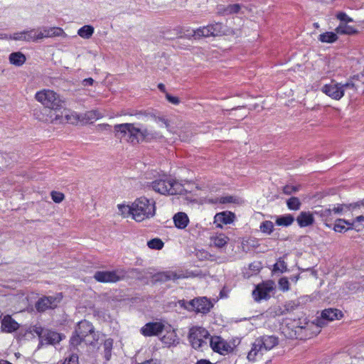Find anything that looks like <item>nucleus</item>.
Returning a JSON list of instances; mask_svg holds the SVG:
<instances>
[{
	"label": "nucleus",
	"instance_id": "f257e3e1",
	"mask_svg": "<svg viewBox=\"0 0 364 364\" xmlns=\"http://www.w3.org/2000/svg\"><path fill=\"white\" fill-rule=\"evenodd\" d=\"M35 99L54 113L61 114L63 112V119L66 122L70 120L68 110L65 108V101L57 92L51 90L43 89L36 93Z\"/></svg>",
	"mask_w": 364,
	"mask_h": 364
},
{
	"label": "nucleus",
	"instance_id": "f03ea898",
	"mask_svg": "<svg viewBox=\"0 0 364 364\" xmlns=\"http://www.w3.org/2000/svg\"><path fill=\"white\" fill-rule=\"evenodd\" d=\"M97 340L92 324L83 320L77 323L75 334L70 338V343L73 346H77L82 342L87 345H94Z\"/></svg>",
	"mask_w": 364,
	"mask_h": 364
},
{
	"label": "nucleus",
	"instance_id": "7ed1b4c3",
	"mask_svg": "<svg viewBox=\"0 0 364 364\" xmlns=\"http://www.w3.org/2000/svg\"><path fill=\"white\" fill-rule=\"evenodd\" d=\"M132 218L136 222H141L155 215V202L146 197H140L132 203Z\"/></svg>",
	"mask_w": 364,
	"mask_h": 364
},
{
	"label": "nucleus",
	"instance_id": "20e7f679",
	"mask_svg": "<svg viewBox=\"0 0 364 364\" xmlns=\"http://www.w3.org/2000/svg\"><path fill=\"white\" fill-rule=\"evenodd\" d=\"M278 344V338L274 336H263L257 338L252 343V349L247 354L250 361H255L257 356L262 355L263 351L272 349Z\"/></svg>",
	"mask_w": 364,
	"mask_h": 364
},
{
	"label": "nucleus",
	"instance_id": "39448f33",
	"mask_svg": "<svg viewBox=\"0 0 364 364\" xmlns=\"http://www.w3.org/2000/svg\"><path fill=\"white\" fill-rule=\"evenodd\" d=\"M152 188L163 195L182 194L183 191V186L180 183L166 176L153 181Z\"/></svg>",
	"mask_w": 364,
	"mask_h": 364
},
{
	"label": "nucleus",
	"instance_id": "423d86ee",
	"mask_svg": "<svg viewBox=\"0 0 364 364\" xmlns=\"http://www.w3.org/2000/svg\"><path fill=\"white\" fill-rule=\"evenodd\" d=\"M114 136L120 139H125L134 145L139 144V127L134 123H123L114 126Z\"/></svg>",
	"mask_w": 364,
	"mask_h": 364
},
{
	"label": "nucleus",
	"instance_id": "0eeeda50",
	"mask_svg": "<svg viewBox=\"0 0 364 364\" xmlns=\"http://www.w3.org/2000/svg\"><path fill=\"white\" fill-rule=\"evenodd\" d=\"M209 332L203 327H192L188 333V339L195 349H200L207 344L206 339L209 338Z\"/></svg>",
	"mask_w": 364,
	"mask_h": 364
},
{
	"label": "nucleus",
	"instance_id": "6e6552de",
	"mask_svg": "<svg viewBox=\"0 0 364 364\" xmlns=\"http://www.w3.org/2000/svg\"><path fill=\"white\" fill-rule=\"evenodd\" d=\"M275 289V284L272 280H267L256 285L252 291V297L255 301L259 302L262 300H267L270 298V293Z\"/></svg>",
	"mask_w": 364,
	"mask_h": 364
},
{
	"label": "nucleus",
	"instance_id": "1a4fd4ad",
	"mask_svg": "<svg viewBox=\"0 0 364 364\" xmlns=\"http://www.w3.org/2000/svg\"><path fill=\"white\" fill-rule=\"evenodd\" d=\"M33 117L35 119L43 122H66L63 119V112L61 114L54 113L48 108H37L33 109Z\"/></svg>",
	"mask_w": 364,
	"mask_h": 364
},
{
	"label": "nucleus",
	"instance_id": "9d476101",
	"mask_svg": "<svg viewBox=\"0 0 364 364\" xmlns=\"http://www.w3.org/2000/svg\"><path fill=\"white\" fill-rule=\"evenodd\" d=\"M188 306H185L187 310L202 314H207L213 307L212 303L205 297L192 299L188 301Z\"/></svg>",
	"mask_w": 364,
	"mask_h": 364
},
{
	"label": "nucleus",
	"instance_id": "9b49d317",
	"mask_svg": "<svg viewBox=\"0 0 364 364\" xmlns=\"http://www.w3.org/2000/svg\"><path fill=\"white\" fill-rule=\"evenodd\" d=\"M124 277L122 272L119 271H97L94 278L99 282H117Z\"/></svg>",
	"mask_w": 364,
	"mask_h": 364
},
{
	"label": "nucleus",
	"instance_id": "f8f14e48",
	"mask_svg": "<svg viewBox=\"0 0 364 364\" xmlns=\"http://www.w3.org/2000/svg\"><path fill=\"white\" fill-rule=\"evenodd\" d=\"M210 346L213 351L221 355H226L232 350L231 346L220 336L210 337Z\"/></svg>",
	"mask_w": 364,
	"mask_h": 364
},
{
	"label": "nucleus",
	"instance_id": "ddd939ff",
	"mask_svg": "<svg viewBox=\"0 0 364 364\" xmlns=\"http://www.w3.org/2000/svg\"><path fill=\"white\" fill-rule=\"evenodd\" d=\"M60 301L58 296H44L41 298L36 304V310L39 312H43L50 309L55 308Z\"/></svg>",
	"mask_w": 364,
	"mask_h": 364
},
{
	"label": "nucleus",
	"instance_id": "4468645a",
	"mask_svg": "<svg viewBox=\"0 0 364 364\" xmlns=\"http://www.w3.org/2000/svg\"><path fill=\"white\" fill-rule=\"evenodd\" d=\"M341 311L336 309H324L321 313V317L316 319V324L322 326L326 324L327 321H331L342 317Z\"/></svg>",
	"mask_w": 364,
	"mask_h": 364
},
{
	"label": "nucleus",
	"instance_id": "2eb2a0df",
	"mask_svg": "<svg viewBox=\"0 0 364 364\" xmlns=\"http://www.w3.org/2000/svg\"><path fill=\"white\" fill-rule=\"evenodd\" d=\"M342 87V83H331L323 86L321 90L332 99L338 100L343 96Z\"/></svg>",
	"mask_w": 364,
	"mask_h": 364
},
{
	"label": "nucleus",
	"instance_id": "dca6fc26",
	"mask_svg": "<svg viewBox=\"0 0 364 364\" xmlns=\"http://www.w3.org/2000/svg\"><path fill=\"white\" fill-rule=\"evenodd\" d=\"M37 31V38L41 40L44 38H51L65 35L63 30L58 27H42Z\"/></svg>",
	"mask_w": 364,
	"mask_h": 364
},
{
	"label": "nucleus",
	"instance_id": "f3484780",
	"mask_svg": "<svg viewBox=\"0 0 364 364\" xmlns=\"http://www.w3.org/2000/svg\"><path fill=\"white\" fill-rule=\"evenodd\" d=\"M164 328V325L160 322H149L141 328V333L144 336H158Z\"/></svg>",
	"mask_w": 364,
	"mask_h": 364
},
{
	"label": "nucleus",
	"instance_id": "a211bd4d",
	"mask_svg": "<svg viewBox=\"0 0 364 364\" xmlns=\"http://www.w3.org/2000/svg\"><path fill=\"white\" fill-rule=\"evenodd\" d=\"M19 324L11 318L10 315H6L1 319V329L5 333H13L18 330Z\"/></svg>",
	"mask_w": 364,
	"mask_h": 364
},
{
	"label": "nucleus",
	"instance_id": "6ab92c4d",
	"mask_svg": "<svg viewBox=\"0 0 364 364\" xmlns=\"http://www.w3.org/2000/svg\"><path fill=\"white\" fill-rule=\"evenodd\" d=\"M162 136V134L158 132H153L146 128L139 127V144L143 141L149 142L154 139H161Z\"/></svg>",
	"mask_w": 364,
	"mask_h": 364
},
{
	"label": "nucleus",
	"instance_id": "aec40b11",
	"mask_svg": "<svg viewBox=\"0 0 364 364\" xmlns=\"http://www.w3.org/2000/svg\"><path fill=\"white\" fill-rule=\"evenodd\" d=\"M12 38L15 41H37V31L36 29H31L28 31H23L21 32L15 33Z\"/></svg>",
	"mask_w": 364,
	"mask_h": 364
},
{
	"label": "nucleus",
	"instance_id": "412c9836",
	"mask_svg": "<svg viewBox=\"0 0 364 364\" xmlns=\"http://www.w3.org/2000/svg\"><path fill=\"white\" fill-rule=\"evenodd\" d=\"M180 278H181V276L173 271L158 272L153 276V279L156 282H166L170 280L174 281Z\"/></svg>",
	"mask_w": 364,
	"mask_h": 364
},
{
	"label": "nucleus",
	"instance_id": "4be33fe9",
	"mask_svg": "<svg viewBox=\"0 0 364 364\" xmlns=\"http://www.w3.org/2000/svg\"><path fill=\"white\" fill-rule=\"evenodd\" d=\"M314 212L302 211L296 218V222L300 228L311 225L314 223Z\"/></svg>",
	"mask_w": 364,
	"mask_h": 364
},
{
	"label": "nucleus",
	"instance_id": "5701e85b",
	"mask_svg": "<svg viewBox=\"0 0 364 364\" xmlns=\"http://www.w3.org/2000/svg\"><path fill=\"white\" fill-rule=\"evenodd\" d=\"M314 214L320 217L326 226L331 227V225L328 223V221H331L333 219V213L331 208H319L314 211Z\"/></svg>",
	"mask_w": 364,
	"mask_h": 364
},
{
	"label": "nucleus",
	"instance_id": "b1692460",
	"mask_svg": "<svg viewBox=\"0 0 364 364\" xmlns=\"http://www.w3.org/2000/svg\"><path fill=\"white\" fill-rule=\"evenodd\" d=\"M355 223H350L345 219H337L333 226V230L338 232H344L348 230L355 229Z\"/></svg>",
	"mask_w": 364,
	"mask_h": 364
},
{
	"label": "nucleus",
	"instance_id": "393cba45",
	"mask_svg": "<svg viewBox=\"0 0 364 364\" xmlns=\"http://www.w3.org/2000/svg\"><path fill=\"white\" fill-rule=\"evenodd\" d=\"M364 206V199L361 201L357 202L355 203H350V204H340L338 205L336 207H333L331 208L333 215L334 214H341L343 212L348 211L352 208H359L360 206Z\"/></svg>",
	"mask_w": 364,
	"mask_h": 364
},
{
	"label": "nucleus",
	"instance_id": "a878e982",
	"mask_svg": "<svg viewBox=\"0 0 364 364\" xmlns=\"http://www.w3.org/2000/svg\"><path fill=\"white\" fill-rule=\"evenodd\" d=\"M173 222L176 228L184 229L187 227L189 219L185 213L179 212L173 216Z\"/></svg>",
	"mask_w": 364,
	"mask_h": 364
},
{
	"label": "nucleus",
	"instance_id": "bb28decb",
	"mask_svg": "<svg viewBox=\"0 0 364 364\" xmlns=\"http://www.w3.org/2000/svg\"><path fill=\"white\" fill-rule=\"evenodd\" d=\"M9 60L11 64L19 67L25 63L26 58L23 53L18 51L11 53L9 55Z\"/></svg>",
	"mask_w": 364,
	"mask_h": 364
},
{
	"label": "nucleus",
	"instance_id": "cd10ccee",
	"mask_svg": "<svg viewBox=\"0 0 364 364\" xmlns=\"http://www.w3.org/2000/svg\"><path fill=\"white\" fill-rule=\"evenodd\" d=\"M235 215L230 212H223L217 213L215 216V223H222L223 224H230L233 222Z\"/></svg>",
	"mask_w": 364,
	"mask_h": 364
},
{
	"label": "nucleus",
	"instance_id": "c85d7f7f",
	"mask_svg": "<svg viewBox=\"0 0 364 364\" xmlns=\"http://www.w3.org/2000/svg\"><path fill=\"white\" fill-rule=\"evenodd\" d=\"M241 9V6L239 4H230L226 7L218 8V14L223 15H229L232 14H237Z\"/></svg>",
	"mask_w": 364,
	"mask_h": 364
},
{
	"label": "nucleus",
	"instance_id": "c756f323",
	"mask_svg": "<svg viewBox=\"0 0 364 364\" xmlns=\"http://www.w3.org/2000/svg\"><path fill=\"white\" fill-rule=\"evenodd\" d=\"M336 31L339 34L353 35L358 33V30L353 26H348L346 23H341L336 28Z\"/></svg>",
	"mask_w": 364,
	"mask_h": 364
},
{
	"label": "nucleus",
	"instance_id": "7c9ffc66",
	"mask_svg": "<svg viewBox=\"0 0 364 364\" xmlns=\"http://www.w3.org/2000/svg\"><path fill=\"white\" fill-rule=\"evenodd\" d=\"M294 221V218L291 214H286L284 215H282L277 217L276 219V224L279 226L287 227L291 225Z\"/></svg>",
	"mask_w": 364,
	"mask_h": 364
},
{
	"label": "nucleus",
	"instance_id": "2f4dec72",
	"mask_svg": "<svg viewBox=\"0 0 364 364\" xmlns=\"http://www.w3.org/2000/svg\"><path fill=\"white\" fill-rule=\"evenodd\" d=\"M95 28L91 25H85L77 31V34L84 39H89L94 33Z\"/></svg>",
	"mask_w": 364,
	"mask_h": 364
},
{
	"label": "nucleus",
	"instance_id": "473e14b6",
	"mask_svg": "<svg viewBox=\"0 0 364 364\" xmlns=\"http://www.w3.org/2000/svg\"><path fill=\"white\" fill-rule=\"evenodd\" d=\"M211 240L215 247L221 248L228 244L229 237L224 234H219L215 237H211Z\"/></svg>",
	"mask_w": 364,
	"mask_h": 364
},
{
	"label": "nucleus",
	"instance_id": "72a5a7b5",
	"mask_svg": "<svg viewBox=\"0 0 364 364\" xmlns=\"http://www.w3.org/2000/svg\"><path fill=\"white\" fill-rule=\"evenodd\" d=\"M318 38L322 43H332L338 40V36L333 32H325L320 34Z\"/></svg>",
	"mask_w": 364,
	"mask_h": 364
},
{
	"label": "nucleus",
	"instance_id": "f704fd0d",
	"mask_svg": "<svg viewBox=\"0 0 364 364\" xmlns=\"http://www.w3.org/2000/svg\"><path fill=\"white\" fill-rule=\"evenodd\" d=\"M104 357L107 361L109 360L112 355V349L113 347V340L111 338L106 339L103 344Z\"/></svg>",
	"mask_w": 364,
	"mask_h": 364
},
{
	"label": "nucleus",
	"instance_id": "c9c22d12",
	"mask_svg": "<svg viewBox=\"0 0 364 364\" xmlns=\"http://www.w3.org/2000/svg\"><path fill=\"white\" fill-rule=\"evenodd\" d=\"M287 205L289 210H298L301 208V203L297 197H291L287 200Z\"/></svg>",
	"mask_w": 364,
	"mask_h": 364
},
{
	"label": "nucleus",
	"instance_id": "e433bc0d",
	"mask_svg": "<svg viewBox=\"0 0 364 364\" xmlns=\"http://www.w3.org/2000/svg\"><path fill=\"white\" fill-rule=\"evenodd\" d=\"M193 36H198V37H209L213 36L210 28H209V26L200 27L195 31H193Z\"/></svg>",
	"mask_w": 364,
	"mask_h": 364
},
{
	"label": "nucleus",
	"instance_id": "4c0bfd02",
	"mask_svg": "<svg viewBox=\"0 0 364 364\" xmlns=\"http://www.w3.org/2000/svg\"><path fill=\"white\" fill-rule=\"evenodd\" d=\"M213 36H221L224 33L223 25L221 23H215L208 25Z\"/></svg>",
	"mask_w": 364,
	"mask_h": 364
},
{
	"label": "nucleus",
	"instance_id": "58836bf2",
	"mask_svg": "<svg viewBox=\"0 0 364 364\" xmlns=\"http://www.w3.org/2000/svg\"><path fill=\"white\" fill-rule=\"evenodd\" d=\"M164 243L159 238H154L148 241L147 246L152 250H161L164 247Z\"/></svg>",
	"mask_w": 364,
	"mask_h": 364
},
{
	"label": "nucleus",
	"instance_id": "ea45409f",
	"mask_svg": "<svg viewBox=\"0 0 364 364\" xmlns=\"http://www.w3.org/2000/svg\"><path fill=\"white\" fill-rule=\"evenodd\" d=\"M343 95L346 92L349 95H353L357 90L356 86L352 81H348L345 84H342Z\"/></svg>",
	"mask_w": 364,
	"mask_h": 364
},
{
	"label": "nucleus",
	"instance_id": "a19ab883",
	"mask_svg": "<svg viewBox=\"0 0 364 364\" xmlns=\"http://www.w3.org/2000/svg\"><path fill=\"white\" fill-rule=\"evenodd\" d=\"M259 228L263 233L269 235L274 230V224L272 221L265 220L261 223Z\"/></svg>",
	"mask_w": 364,
	"mask_h": 364
},
{
	"label": "nucleus",
	"instance_id": "79ce46f5",
	"mask_svg": "<svg viewBox=\"0 0 364 364\" xmlns=\"http://www.w3.org/2000/svg\"><path fill=\"white\" fill-rule=\"evenodd\" d=\"M118 208L123 217L125 218L129 215H132V204L131 205H119Z\"/></svg>",
	"mask_w": 364,
	"mask_h": 364
},
{
	"label": "nucleus",
	"instance_id": "37998d69",
	"mask_svg": "<svg viewBox=\"0 0 364 364\" xmlns=\"http://www.w3.org/2000/svg\"><path fill=\"white\" fill-rule=\"evenodd\" d=\"M176 335L175 334L174 331H173L167 336H164L161 340L163 343L168 344V345H171V344L174 343V342L176 341Z\"/></svg>",
	"mask_w": 364,
	"mask_h": 364
},
{
	"label": "nucleus",
	"instance_id": "c03bdc74",
	"mask_svg": "<svg viewBox=\"0 0 364 364\" xmlns=\"http://www.w3.org/2000/svg\"><path fill=\"white\" fill-rule=\"evenodd\" d=\"M299 186L286 185L283 188V193L286 195H291L292 193L299 191Z\"/></svg>",
	"mask_w": 364,
	"mask_h": 364
},
{
	"label": "nucleus",
	"instance_id": "a18cd8bd",
	"mask_svg": "<svg viewBox=\"0 0 364 364\" xmlns=\"http://www.w3.org/2000/svg\"><path fill=\"white\" fill-rule=\"evenodd\" d=\"M51 198L55 203H59L64 200L65 196L64 194L60 192L52 191Z\"/></svg>",
	"mask_w": 364,
	"mask_h": 364
},
{
	"label": "nucleus",
	"instance_id": "49530a36",
	"mask_svg": "<svg viewBox=\"0 0 364 364\" xmlns=\"http://www.w3.org/2000/svg\"><path fill=\"white\" fill-rule=\"evenodd\" d=\"M279 286L281 290L283 291H288L289 289V283L286 277H282L279 280Z\"/></svg>",
	"mask_w": 364,
	"mask_h": 364
},
{
	"label": "nucleus",
	"instance_id": "de8ad7c7",
	"mask_svg": "<svg viewBox=\"0 0 364 364\" xmlns=\"http://www.w3.org/2000/svg\"><path fill=\"white\" fill-rule=\"evenodd\" d=\"M336 17L338 20L341 21V23H346L353 21V19L344 12L338 13Z\"/></svg>",
	"mask_w": 364,
	"mask_h": 364
},
{
	"label": "nucleus",
	"instance_id": "09e8293b",
	"mask_svg": "<svg viewBox=\"0 0 364 364\" xmlns=\"http://www.w3.org/2000/svg\"><path fill=\"white\" fill-rule=\"evenodd\" d=\"M218 202L222 204L235 203L237 199L232 196L220 197L218 199Z\"/></svg>",
	"mask_w": 364,
	"mask_h": 364
},
{
	"label": "nucleus",
	"instance_id": "8fccbe9b",
	"mask_svg": "<svg viewBox=\"0 0 364 364\" xmlns=\"http://www.w3.org/2000/svg\"><path fill=\"white\" fill-rule=\"evenodd\" d=\"M63 364H78V356L73 354L68 359H65Z\"/></svg>",
	"mask_w": 364,
	"mask_h": 364
},
{
	"label": "nucleus",
	"instance_id": "3c124183",
	"mask_svg": "<svg viewBox=\"0 0 364 364\" xmlns=\"http://www.w3.org/2000/svg\"><path fill=\"white\" fill-rule=\"evenodd\" d=\"M166 98L169 102L173 105H178L180 102V100L178 97L172 96L167 92H166Z\"/></svg>",
	"mask_w": 364,
	"mask_h": 364
},
{
	"label": "nucleus",
	"instance_id": "603ef678",
	"mask_svg": "<svg viewBox=\"0 0 364 364\" xmlns=\"http://www.w3.org/2000/svg\"><path fill=\"white\" fill-rule=\"evenodd\" d=\"M287 269V266L285 264V262L284 261L279 262V263H277L274 266V269L275 271L279 270L282 272H284Z\"/></svg>",
	"mask_w": 364,
	"mask_h": 364
},
{
	"label": "nucleus",
	"instance_id": "864d4df0",
	"mask_svg": "<svg viewBox=\"0 0 364 364\" xmlns=\"http://www.w3.org/2000/svg\"><path fill=\"white\" fill-rule=\"evenodd\" d=\"M155 120H156V121H159V122H161L162 123H164V125H165V127H166V128L168 130H169V129H170V124H169V122H168L166 119H165V118H164V117H155Z\"/></svg>",
	"mask_w": 364,
	"mask_h": 364
},
{
	"label": "nucleus",
	"instance_id": "5fc2aeb1",
	"mask_svg": "<svg viewBox=\"0 0 364 364\" xmlns=\"http://www.w3.org/2000/svg\"><path fill=\"white\" fill-rule=\"evenodd\" d=\"M93 83H94V80L92 77L86 78V79L83 80V81H82V85L84 86L92 85Z\"/></svg>",
	"mask_w": 364,
	"mask_h": 364
},
{
	"label": "nucleus",
	"instance_id": "6e6d98bb",
	"mask_svg": "<svg viewBox=\"0 0 364 364\" xmlns=\"http://www.w3.org/2000/svg\"><path fill=\"white\" fill-rule=\"evenodd\" d=\"M97 127H98V129H100V130H108V131L111 130V126L108 124H99Z\"/></svg>",
	"mask_w": 364,
	"mask_h": 364
},
{
	"label": "nucleus",
	"instance_id": "4d7b16f0",
	"mask_svg": "<svg viewBox=\"0 0 364 364\" xmlns=\"http://www.w3.org/2000/svg\"><path fill=\"white\" fill-rule=\"evenodd\" d=\"M143 364H161V363L157 360L150 359L145 360L142 363Z\"/></svg>",
	"mask_w": 364,
	"mask_h": 364
},
{
	"label": "nucleus",
	"instance_id": "13d9d810",
	"mask_svg": "<svg viewBox=\"0 0 364 364\" xmlns=\"http://www.w3.org/2000/svg\"><path fill=\"white\" fill-rule=\"evenodd\" d=\"M260 268V264H250V269L252 270H258Z\"/></svg>",
	"mask_w": 364,
	"mask_h": 364
},
{
	"label": "nucleus",
	"instance_id": "bf43d9fd",
	"mask_svg": "<svg viewBox=\"0 0 364 364\" xmlns=\"http://www.w3.org/2000/svg\"><path fill=\"white\" fill-rule=\"evenodd\" d=\"M196 364H212L209 360L201 359L200 360H198Z\"/></svg>",
	"mask_w": 364,
	"mask_h": 364
},
{
	"label": "nucleus",
	"instance_id": "052dcab7",
	"mask_svg": "<svg viewBox=\"0 0 364 364\" xmlns=\"http://www.w3.org/2000/svg\"><path fill=\"white\" fill-rule=\"evenodd\" d=\"M158 88L163 92H166V87L165 85L162 83H159L158 85Z\"/></svg>",
	"mask_w": 364,
	"mask_h": 364
},
{
	"label": "nucleus",
	"instance_id": "680f3d73",
	"mask_svg": "<svg viewBox=\"0 0 364 364\" xmlns=\"http://www.w3.org/2000/svg\"><path fill=\"white\" fill-rule=\"evenodd\" d=\"M364 221V216L363 215H360V216H358L355 219V221H354L353 223H356V222H363Z\"/></svg>",
	"mask_w": 364,
	"mask_h": 364
},
{
	"label": "nucleus",
	"instance_id": "e2e57ef3",
	"mask_svg": "<svg viewBox=\"0 0 364 364\" xmlns=\"http://www.w3.org/2000/svg\"><path fill=\"white\" fill-rule=\"evenodd\" d=\"M299 278V275L297 274L295 276H291L290 279H291V281L296 282L298 281Z\"/></svg>",
	"mask_w": 364,
	"mask_h": 364
},
{
	"label": "nucleus",
	"instance_id": "0e129e2a",
	"mask_svg": "<svg viewBox=\"0 0 364 364\" xmlns=\"http://www.w3.org/2000/svg\"><path fill=\"white\" fill-rule=\"evenodd\" d=\"M179 303L181 304V306H184L185 307V306H188V302H186L187 305H185L186 301L184 300L180 301Z\"/></svg>",
	"mask_w": 364,
	"mask_h": 364
},
{
	"label": "nucleus",
	"instance_id": "69168bd1",
	"mask_svg": "<svg viewBox=\"0 0 364 364\" xmlns=\"http://www.w3.org/2000/svg\"><path fill=\"white\" fill-rule=\"evenodd\" d=\"M93 114H95V112H89V116H88V117H89V118L92 117V115H93Z\"/></svg>",
	"mask_w": 364,
	"mask_h": 364
},
{
	"label": "nucleus",
	"instance_id": "338daca9",
	"mask_svg": "<svg viewBox=\"0 0 364 364\" xmlns=\"http://www.w3.org/2000/svg\"><path fill=\"white\" fill-rule=\"evenodd\" d=\"M314 26L316 28H318V23H314Z\"/></svg>",
	"mask_w": 364,
	"mask_h": 364
},
{
	"label": "nucleus",
	"instance_id": "774afa93",
	"mask_svg": "<svg viewBox=\"0 0 364 364\" xmlns=\"http://www.w3.org/2000/svg\"><path fill=\"white\" fill-rule=\"evenodd\" d=\"M35 331H36L38 334H40V333H41V332H40L38 330H36Z\"/></svg>",
	"mask_w": 364,
	"mask_h": 364
}]
</instances>
